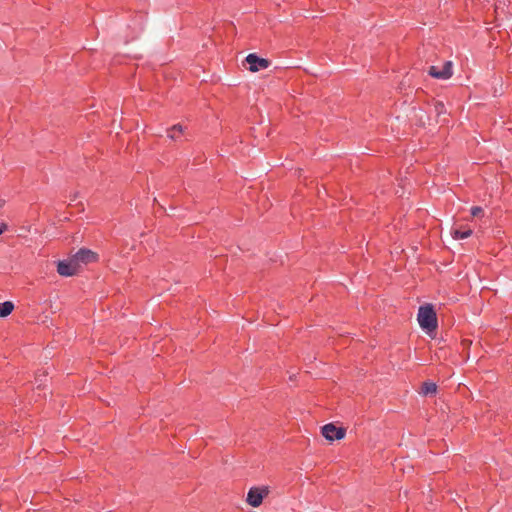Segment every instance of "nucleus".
Listing matches in <instances>:
<instances>
[{
    "mask_svg": "<svg viewBox=\"0 0 512 512\" xmlns=\"http://www.w3.org/2000/svg\"><path fill=\"white\" fill-rule=\"evenodd\" d=\"M73 259L78 264V267H81V264H88L97 261L98 256L95 252L86 249L81 248L77 253H75L73 256Z\"/></svg>",
    "mask_w": 512,
    "mask_h": 512,
    "instance_id": "obj_7",
    "label": "nucleus"
},
{
    "mask_svg": "<svg viewBox=\"0 0 512 512\" xmlns=\"http://www.w3.org/2000/svg\"><path fill=\"white\" fill-rule=\"evenodd\" d=\"M168 137L172 140H177L180 138V136L183 134V127L179 124L172 126L167 131Z\"/></svg>",
    "mask_w": 512,
    "mask_h": 512,
    "instance_id": "obj_9",
    "label": "nucleus"
},
{
    "mask_svg": "<svg viewBox=\"0 0 512 512\" xmlns=\"http://www.w3.org/2000/svg\"><path fill=\"white\" fill-rule=\"evenodd\" d=\"M79 267L73 257L67 260H61L57 263V272L64 277L76 275L79 272Z\"/></svg>",
    "mask_w": 512,
    "mask_h": 512,
    "instance_id": "obj_4",
    "label": "nucleus"
},
{
    "mask_svg": "<svg viewBox=\"0 0 512 512\" xmlns=\"http://www.w3.org/2000/svg\"><path fill=\"white\" fill-rule=\"evenodd\" d=\"M470 212L473 217H478V216L482 215L484 211H483V208L480 206H473L471 208Z\"/></svg>",
    "mask_w": 512,
    "mask_h": 512,
    "instance_id": "obj_12",
    "label": "nucleus"
},
{
    "mask_svg": "<svg viewBox=\"0 0 512 512\" xmlns=\"http://www.w3.org/2000/svg\"><path fill=\"white\" fill-rule=\"evenodd\" d=\"M417 320L420 327L427 333L435 332L438 327L437 314L432 304L419 307Z\"/></svg>",
    "mask_w": 512,
    "mask_h": 512,
    "instance_id": "obj_1",
    "label": "nucleus"
},
{
    "mask_svg": "<svg viewBox=\"0 0 512 512\" xmlns=\"http://www.w3.org/2000/svg\"><path fill=\"white\" fill-rule=\"evenodd\" d=\"M452 67L451 61H446L441 69L432 65L428 69V74L433 78L446 80L453 74Z\"/></svg>",
    "mask_w": 512,
    "mask_h": 512,
    "instance_id": "obj_5",
    "label": "nucleus"
},
{
    "mask_svg": "<svg viewBox=\"0 0 512 512\" xmlns=\"http://www.w3.org/2000/svg\"><path fill=\"white\" fill-rule=\"evenodd\" d=\"M14 304L10 301L0 303V317H6L12 313Z\"/></svg>",
    "mask_w": 512,
    "mask_h": 512,
    "instance_id": "obj_10",
    "label": "nucleus"
},
{
    "mask_svg": "<svg viewBox=\"0 0 512 512\" xmlns=\"http://www.w3.org/2000/svg\"><path fill=\"white\" fill-rule=\"evenodd\" d=\"M454 239H466L472 235V230L470 228H457L451 232Z\"/></svg>",
    "mask_w": 512,
    "mask_h": 512,
    "instance_id": "obj_8",
    "label": "nucleus"
},
{
    "mask_svg": "<svg viewBox=\"0 0 512 512\" xmlns=\"http://www.w3.org/2000/svg\"><path fill=\"white\" fill-rule=\"evenodd\" d=\"M435 111L438 115L445 112V105L442 102H437L435 104Z\"/></svg>",
    "mask_w": 512,
    "mask_h": 512,
    "instance_id": "obj_13",
    "label": "nucleus"
},
{
    "mask_svg": "<svg viewBox=\"0 0 512 512\" xmlns=\"http://www.w3.org/2000/svg\"><path fill=\"white\" fill-rule=\"evenodd\" d=\"M269 488L267 486L262 487H251L247 494V503L252 507H259L264 497L269 494Z\"/></svg>",
    "mask_w": 512,
    "mask_h": 512,
    "instance_id": "obj_2",
    "label": "nucleus"
},
{
    "mask_svg": "<svg viewBox=\"0 0 512 512\" xmlns=\"http://www.w3.org/2000/svg\"><path fill=\"white\" fill-rule=\"evenodd\" d=\"M323 437L328 441L341 440L346 435L344 427H337L333 423H328L321 428Z\"/></svg>",
    "mask_w": 512,
    "mask_h": 512,
    "instance_id": "obj_3",
    "label": "nucleus"
},
{
    "mask_svg": "<svg viewBox=\"0 0 512 512\" xmlns=\"http://www.w3.org/2000/svg\"><path fill=\"white\" fill-rule=\"evenodd\" d=\"M6 225L3 224L2 226H0V235L6 230Z\"/></svg>",
    "mask_w": 512,
    "mask_h": 512,
    "instance_id": "obj_14",
    "label": "nucleus"
},
{
    "mask_svg": "<svg viewBox=\"0 0 512 512\" xmlns=\"http://www.w3.org/2000/svg\"><path fill=\"white\" fill-rule=\"evenodd\" d=\"M437 391V385L434 382L426 381L422 384L421 392L424 395L435 394Z\"/></svg>",
    "mask_w": 512,
    "mask_h": 512,
    "instance_id": "obj_11",
    "label": "nucleus"
},
{
    "mask_svg": "<svg viewBox=\"0 0 512 512\" xmlns=\"http://www.w3.org/2000/svg\"><path fill=\"white\" fill-rule=\"evenodd\" d=\"M245 60L249 64V70L251 72L266 69L270 65V61L268 59L261 58L255 53L248 54Z\"/></svg>",
    "mask_w": 512,
    "mask_h": 512,
    "instance_id": "obj_6",
    "label": "nucleus"
}]
</instances>
